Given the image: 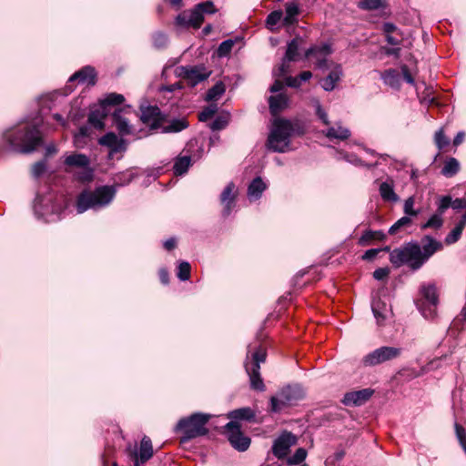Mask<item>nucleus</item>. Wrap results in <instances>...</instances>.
<instances>
[{"mask_svg": "<svg viewBox=\"0 0 466 466\" xmlns=\"http://www.w3.org/2000/svg\"><path fill=\"white\" fill-rule=\"evenodd\" d=\"M420 290L421 297L427 303V305L421 306L420 309L426 319H433L435 316V308L438 304L437 289L434 284H423Z\"/></svg>", "mask_w": 466, "mask_h": 466, "instance_id": "9d476101", "label": "nucleus"}, {"mask_svg": "<svg viewBox=\"0 0 466 466\" xmlns=\"http://www.w3.org/2000/svg\"><path fill=\"white\" fill-rule=\"evenodd\" d=\"M46 163L44 161L36 162L32 167V175L35 177H39L46 171Z\"/></svg>", "mask_w": 466, "mask_h": 466, "instance_id": "680f3d73", "label": "nucleus"}, {"mask_svg": "<svg viewBox=\"0 0 466 466\" xmlns=\"http://www.w3.org/2000/svg\"><path fill=\"white\" fill-rule=\"evenodd\" d=\"M76 80L87 86H94L96 84L95 69L92 66H85L71 76L68 82L72 83Z\"/></svg>", "mask_w": 466, "mask_h": 466, "instance_id": "5701e85b", "label": "nucleus"}, {"mask_svg": "<svg viewBox=\"0 0 466 466\" xmlns=\"http://www.w3.org/2000/svg\"><path fill=\"white\" fill-rule=\"evenodd\" d=\"M299 42H301L299 38L292 39L287 46V51L285 56L282 60L281 65L279 67V76H284L289 72V63L292 61H297L299 59Z\"/></svg>", "mask_w": 466, "mask_h": 466, "instance_id": "2eb2a0df", "label": "nucleus"}, {"mask_svg": "<svg viewBox=\"0 0 466 466\" xmlns=\"http://www.w3.org/2000/svg\"><path fill=\"white\" fill-rule=\"evenodd\" d=\"M297 438L290 432H284L273 443L272 452L278 459L285 458L291 446L295 445Z\"/></svg>", "mask_w": 466, "mask_h": 466, "instance_id": "9b49d317", "label": "nucleus"}, {"mask_svg": "<svg viewBox=\"0 0 466 466\" xmlns=\"http://www.w3.org/2000/svg\"><path fill=\"white\" fill-rule=\"evenodd\" d=\"M133 177L134 176L130 173L122 174L116 179V186H101L94 190L82 191L76 199L77 213H84L87 209L98 210L106 208L116 196V187L130 183Z\"/></svg>", "mask_w": 466, "mask_h": 466, "instance_id": "f257e3e1", "label": "nucleus"}, {"mask_svg": "<svg viewBox=\"0 0 466 466\" xmlns=\"http://www.w3.org/2000/svg\"><path fill=\"white\" fill-rule=\"evenodd\" d=\"M380 194L386 201L397 202L399 200V197L394 192L391 183L382 182L380 186Z\"/></svg>", "mask_w": 466, "mask_h": 466, "instance_id": "72a5a7b5", "label": "nucleus"}, {"mask_svg": "<svg viewBox=\"0 0 466 466\" xmlns=\"http://www.w3.org/2000/svg\"><path fill=\"white\" fill-rule=\"evenodd\" d=\"M390 261L396 268L404 264L412 270H417L423 266L421 258V248L417 242H410L400 248L393 249L390 254Z\"/></svg>", "mask_w": 466, "mask_h": 466, "instance_id": "20e7f679", "label": "nucleus"}, {"mask_svg": "<svg viewBox=\"0 0 466 466\" xmlns=\"http://www.w3.org/2000/svg\"><path fill=\"white\" fill-rule=\"evenodd\" d=\"M411 223V219L408 217H402L397 220L389 229L390 234H395L400 228L408 226Z\"/></svg>", "mask_w": 466, "mask_h": 466, "instance_id": "6e6d98bb", "label": "nucleus"}, {"mask_svg": "<svg viewBox=\"0 0 466 466\" xmlns=\"http://www.w3.org/2000/svg\"><path fill=\"white\" fill-rule=\"evenodd\" d=\"M294 133V124L290 120L276 119L267 141L268 149L274 152H285L289 147V138Z\"/></svg>", "mask_w": 466, "mask_h": 466, "instance_id": "7ed1b4c3", "label": "nucleus"}, {"mask_svg": "<svg viewBox=\"0 0 466 466\" xmlns=\"http://www.w3.org/2000/svg\"><path fill=\"white\" fill-rule=\"evenodd\" d=\"M228 114L219 115L209 124V128L212 129L213 131L224 129L228 126Z\"/></svg>", "mask_w": 466, "mask_h": 466, "instance_id": "a19ab883", "label": "nucleus"}, {"mask_svg": "<svg viewBox=\"0 0 466 466\" xmlns=\"http://www.w3.org/2000/svg\"><path fill=\"white\" fill-rule=\"evenodd\" d=\"M198 6H199L200 12L202 13L203 15L205 14L212 15V14L217 13V11H218L214 5V3L210 0H208L206 2L198 4Z\"/></svg>", "mask_w": 466, "mask_h": 466, "instance_id": "4d7b16f0", "label": "nucleus"}, {"mask_svg": "<svg viewBox=\"0 0 466 466\" xmlns=\"http://www.w3.org/2000/svg\"><path fill=\"white\" fill-rule=\"evenodd\" d=\"M127 110H130V106L127 107ZM125 111L127 109L119 108L113 113V124L121 136H128L134 133V128L129 120L123 116Z\"/></svg>", "mask_w": 466, "mask_h": 466, "instance_id": "a211bd4d", "label": "nucleus"}, {"mask_svg": "<svg viewBox=\"0 0 466 466\" xmlns=\"http://www.w3.org/2000/svg\"><path fill=\"white\" fill-rule=\"evenodd\" d=\"M279 393L286 395L289 405H292L295 401L302 397V390L299 387H287Z\"/></svg>", "mask_w": 466, "mask_h": 466, "instance_id": "e433bc0d", "label": "nucleus"}, {"mask_svg": "<svg viewBox=\"0 0 466 466\" xmlns=\"http://www.w3.org/2000/svg\"><path fill=\"white\" fill-rule=\"evenodd\" d=\"M307 454V451L304 448H299L291 457L287 459L288 465L302 463L306 460Z\"/></svg>", "mask_w": 466, "mask_h": 466, "instance_id": "37998d69", "label": "nucleus"}, {"mask_svg": "<svg viewBox=\"0 0 466 466\" xmlns=\"http://www.w3.org/2000/svg\"><path fill=\"white\" fill-rule=\"evenodd\" d=\"M180 75L183 76V77L187 80L191 86H196L207 79L209 76L210 72H208L202 66H183L181 67Z\"/></svg>", "mask_w": 466, "mask_h": 466, "instance_id": "ddd939ff", "label": "nucleus"}, {"mask_svg": "<svg viewBox=\"0 0 466 466\" xmlns=\"http://www.w3.org/2000/svg\"><path fill=\"white\" fill-rule=\"evenodd\" d=\"M154 46L160 48L167 45V36L163 33H157L153 37Z\"/></svg>", "mask_w": 466, "mask_h": 466, "instance_id": "e2e57ef3", "label": "nucleus"}, {"mask_svg": "<svg viewBox=\"0 0 466 466\" xmlns=\"http://www.w3.org/2000/svg\"><path fill=\"white\" fill-rule=\"evenodd\" d=\"M390 274L389 268H379L373 272V277L377 280H383Z\"/></svg>", "mask_w": 466, "mask_h": 466, "instance_id": "69168bd1", "label": "nucleus"}, {"mask_svg": "<svg viewBox=\"0 0 466 466\" xmlns=\"http://www.w3.org/2000/svg\"><path fill=\"white\" fill-rule=\"evenodd\" d=\"M191 267L187 261H181L177 267V276L181 281H186L190 278Z\"/></svg>", "mask_w": 466, "mask_h": 466, "instance_id": "49530a36", "label": "nucleus"}, {"mask_svg": "<svg viewBox=\"0 0 466 466\" xmlns=\"http://www.w3.org/2000/svg\"><path fill=\"white\" fill-rule=\"evenodd\" d=\"M153 456V447L149 438L144 437L140 443L139 454H136L135 461L144 463Z\"/></svg>", "mask_w": 466, "mask_h": 466, "instance_id": "cd10ccee", "label": "nucleus"}, {"mask_svg": "<svg viewBox=\"0 0 466 466\" xmlns=\"http://www.w3.org/2000/svg\"><path fill=\"white\" fill-rule=\"evenodd\" d=\"M299 8L297 3L289 2L286 4V14L283 16L282 25L285 26L293 25L298 23Z\"/></svg>", "mask_w": 466, "mask_h": 466, "instance_id": "a878e982", "label": "nucleus"}, {"mask_svg": "<svg viewBox=\"0 0 466 466\" xmlns=\"http://www.w3.org/2000/svg\"><path fill=\"white\" fill-rule=\"evenodd\" d=\"M266 350L258 346L252 351L251 346H248L245 369L249 377L250 386L257 390H264L265 385L260 377V364L266 360Z\"/></svg>", "mask_w": 466, "mask_h": 466, "instance_id": "39448f33", "label": "nucleus"}, {"mask_svg": "<svg viewBox=\"0 0 466 466\" xmlns=\"http://www.w3.org/2000/svg\"><path fill=\"white\" fill-rule=\"evenodd\" d=\"M382 0H361L359 7L364 10H375L381 6Z\"/></svg>", "mask_w": 466, "mask_h": 466, "instance_id": "5fc2aeb1", "label": "nucleus"}, {"mask_svg": "<svg viewBox=\"0 0 466 466\" xmlns=\"http://www.w3.org/2000/svg\"><path fill=\"white\" fill-rule=\"evenodd\" d=\"M382 250H385V251H390V247H385L384 248H382ZM381 251L380 248H372V249H369L367 250L363 256H362V258L365 259V260H371L373 259Z\"/></svg>", "mask_w": 466, "mask_h": 466, "instance_id": "0e129e2a", "label": "nucleus"}, {"mask_svg": "<svg viewBox=\"0 0 466 466\" xmlns=\"http://www.w3.org/2000/svg\"><path fill=\"white\" fill-rule=\"evenodd\" d=\"M462 229L461 227L455 226L451 231L446 236L444 242L446 245H452L456 243L461 237Z\"/></svg>", "mask_w": 466, "mask_h": 466, "instance_id": "09e8293b", "label": "nucleus"}, {"mask_svg": "<svg viewBox=\"0 0 466 466\" xmlns=\"http://www.w3.org/2000/svg\"><path fill=\"white\" fill-rule=\"evenodd\" d=\"M283 20V13L281 10H276L268 14L266 19L267 26L272 30L275 25Z\"/></svg>", "mask_w": 466, "mask_h": 466, "instance_id": "c03bdc74", "label": "nucleus"}, {"mask_svg": "<svg viewBox=\"0 0 466 466\" xmlns=\"http://www.w3.org/2000/svg\"><path fill=\"white\" fill-rule=\"evenodd\" d=\"M383 32L386 34V35H389L391 34L400 35L398 28L392 23H385L383 25Z\"/></svg>", "mask_w": 466, "mask_h": 466, "instance_id": "338daca9", "label": "nucleus"}, {"mask_svg": "<svg viewBox=\"0 0 466 466\" xmlns=\"http://www.w3.org/2000/svg\"><path fill=\"white\" fill-rule=\"evenodd\" d=\"M324 134L329 139L346 140L350 137V131L340 125H337L336 127H329Z\"/></svg>", "mask_w": 466, "mask_h": 466, "instance_id": "c85d7f7f", "label": "nucleus"}, {"mask_svg": "<svg viewBox=\"0 0 466 466\" xmlns=\"http://www.w3.org/2000/svg\"><path fill=\"white\" fill-rule=\"evenodd\" d=\"M237 188L233 182H230L227 185L220 195V201L224 206L222 214L224 217L229 216L232 208L235 206V199L237 197Z\"/></svg>", "mask_w": 466, "mask_h": 466, "instance_id": "f3484780", "label": "nucleus"}, {"mask_svg": "<svg viewBox=\"0 0 466 466\" xmlns=\"http://www.w3.org/2000/svg\"><path fill=\"white\" fill-rule=\"evenodd\" d=\"M218 111L217 105H210L205 107L198 115L200 121L204 122L215 116Z\"/></svg>", "mask_w": 466, "mask_h": 466, "instance_id": "8fccbe9b", "label": "nucleus"}, {"mask_svg": "<svg viewBox=\"0 0 466 466\" xmlns=\"http://www.w3.org/2000/svg\"><path fill=\"white\" fill-rule=\"evenodd\" d=\"M5 140L11 149L28 154L34 152L42 144V135L35 124H21L6 130Z\"/></svg>", "mask_w": 466, "mask_h": 466, "instance_id": "f03ea898", "label": "nucleus"}, {"mask_svg": "<svg viewBox=\"0 0 466 466\" xmlns=\"http://www.w3.org/2000/svg\"><path fill=\"white\" fill-rule=\"evenodd\" d=\"M288 406H289V400L285 394L278 393L270 399V410L273 412H279Z\"/></svg>", "mask_w": 466, "mask_h": 466, "instance_id": "c9c22d12", "label": "nucleus"}, {"mask_svg": "<svg viewBox=\"0 0 466 466\" xmlns=\"http://www.w3.org/2000/svg\"><path fill=\"white\" fill-rule=\"evenodd\" d=\"M187 127V122L185 119H173L169 125L163 127V133H176Z\"/></svg>", "mask_w": 466, "mask_h": 466, "instance_id": "4c0bfd02", "label": "nucleus"}, {"mask_svg": "<svg viewBox=\"0 0 466 466\" xmlns=\"http://www.w3.org/2000/svg\"><path fill=\"white\" fill-rule=\"evenodd\" d=\"M443 225V218H442V215L440 214L439 212L433 214L430 218L429 220L421 225V228L422 229H426V228H441Z\"/></svg>", "mask_w": 466, "mask_h": 466, "instance_id": "79ce46f5", "label": "nucleus"}, {"mask_svg": "<svg viewBox=\"0 0 466 466\" xmlns=\"http://www.w3.org/2000/svg\"><path fill=\"white\" fill-rule=\"evenodd\" d=\"M141 121L148 126L150 129H157L163 122V116L160 109L156 106H149L141 108Z\"/></svg>", "mask_w": 466, "mask_h": 466, "instance_id": "f8f14e48", "label": "nucleus"}, {"mask_svg": "<svg viewBox=\"0 0 466 466\" xmlns=\"http://www.w3.org/2000/svg\"><path fill=\"white\" fill-rule=\"evenodd\" d=\"M372 393L373 390L370 389L348 392L344 395L342 401L345 405L360 406L367 401L371 397Z\"/></svg>", "mask_w": 466, "mask_h": 466, "instance_id": "6ab92c4d", "label": "nucleus"}, {"mask_svg": "<svg viewBox=\"0 0 466 466\" xmlns=\"http://www.w3.org/2000/svg\"><path fill=\"white\" fill-rule=\"evenodd\" d=\"M269 110L273 116H277L286 109L289 104V98L285 93L270 96L268 98Z\"/></svg>", "mask_w": 466, "mask_h": 466, "instance_id": "b1692460", "label": "nucleus"}, {"mask_svg": "<svg viewBox=\"0 0 466 466\" xmlns=\"http://www.w3.org/2000/svg\"><path fill=\"white\" fill-rule=\"evenodd\" d=\"M190 166L191 157L189 156H178L173 166L174 174L177 176L184 175Z\"/></svg>", "mask_w": 466, "mask_h": 466, "instance_id": "7c9ffc66", "label": "nucleus"}, {"mask_svg": "<svg viewBox=\"0 0 466 466\" xmlns=\"http://www.w3.org/2000/svg\"><path fill=\"white\" fill-rule=\"evenodd\" d=\"M312 105L315 107L316 115L322 121L323 124L329 125V117L327 112L322 108L320 102L317 98L312 99Z\"/></svg>", "mask_w": 466, "mask_h": 466, "instance_id": "de8ad7c7", "label": "nucleus"}, {"mask_svg": "<svg viewBox=\"0 0 466 466\" xmlns=\"http://www.w3.org/2000/svg\"><path fill=\"white\" fill-rule=\"evenodd\" d=\"M255 413L250 408H240L234 410L228 413V418L233 421H237L238 420H250L254 419Z\"/></svg>", "mask_w": 466, "mask_h": 466, "instance_id": "473e14b6", "label": "nucleus"}, {"mask_svg": "<svg viewBox=\"0 0 466 466\" xmlns=\"http://www.w3.org/2000/svg\"><path fill=\"white\" fill-rule=\"evenodd\" d=\"M386 238V235L383 231L380 230H366L363 235L360 237L359 243L361 246L368 245L371 240H383Z\"/></svg>", "mask_w": 466, "mask_h": 466, "instance_id": "f704fd0d", "label": "nucleus"}, {"mask_svg": "<svg viewBox=\"0 0 466 466\" xmlns=\"http://www.w3.org/2000/svg\"><path fill=\"white\" fill-rule=\"evenodd\" d=\"M65 166L67 167L82 168V175L79 177L80 180L89 181L93 177V169L90 167L89 157L81 153H74L68 155L64 160Z\"/></svg>", "mask_w": 466, "mask_h": 466, "instance_id": "1a4fd4ad", "label": "nucleus"}, {"mask_svg": "<svg viewBox=\"0 0 466 466\" xmlns=\"http://www.w3.org/2000/svg\"><path fill=\"white\" fill-rule=\"evenodd\" d=\"M400 353L401 349L400 348L383 346L364 356L362 359V364L367 367H373L397 359Z\"/></svg>", "mask_w": 466, "mask_h": 466, "instance_id": "0eeeda50", "label": "nucleus"}, {"mask_svg": "<svg viewBox=\"0 0 466 466\" xmlns=\"http://www.w3.org/2000/svg\"><path fill=\"white\" fill-rule=\"evenodd\" d=\"M422 243L421 258H423V263H425L435 252L441 250L443 248L441 242L434 239L431 236H425L422 238Z\"/></svg>", "mask_w": 466, "mask_h": 466, "instance_id": "412c9836", "label": "nucleus"}, {"mask_svg": "<svg viewBox=\"0 0 466 466\" xmlns=\"http://www.w3.org/2000/svg\"><path fill=\"white\" fill-rule=\"evenodd\" d=\"M209 418V414L195 413L188 418L181 419L177 425V429L183 432V441L206 435L208 433L206 424Z\"/></svg>", "mask_w": 466, "mask_h": 466, "instance_id": "423d86ee", "label": "nucleus"}, {"mask_svg": "<svg viewBox=\"0 0 466 466\" xmlns=\"http://www.w3.org/2000/svg\"><path fill=\"white\" fill-rule=\"evenodd\" d=\"M341 76L342 68L340 66L336 65L329 75L321 80L320 84L322 88L325 91H332L336 87L337 83L340 80Z\"/></svg>", "mask_w": 466, "mask_h": 466, "instance_id": "393cba45", "label": "nucleus"}, {"mask_svg": "<svg viewBox=\"0 0 466 466\" xmlns=\"http://www.w3.org/2000/svg\"><path fill=\"white\" fill-rule=\"evenodd\" d=\"M125 100V97L123 95L116 94V93H110L106 96L104 99L100 101V105L106 106L108 108L109 106H116L121 105Z\"/></svg>", "mask_w": 466, "mask_h": 466, "instance_id": "ea45409f", "label": "nucleus"}, {"mask_svg": "<svg viewBox=\"0 0 466 466\" xmlns=\"http://www.w3.org/2000/svg\"><path fill=\"white\" fill-rule=\"evenodd\" d=\"M450 207L451 208V198L450 196L441 197L438 203L437 212L443 215Z\"/></svg>", "mask_w": 466, "mask_h": 466, "instance_id": "13d9d810", "label": "nucleus"}, {"mask_svg": "<svg viewBox=\"0 0 466 466\" xmlns=\"http://www.w3.org/2000/svg\"><path fill=\"white\" fill-rule=\"evenodd\" d=\"M381 79L384 84L392 88H399L400 86V75L396 69H388L381 73Z\"/></svg>", "mask_w": 466, "mask_h": 466, "instance_id": "c756f323", "label": "nucleus"}, {"mask_svg": "<svg viewBox=\"0 0 466 466\" xmlns=\"http://www.w3.org/2000/svg\"><path fill=\"white\" fill-rule=\"evenodd\" d=\"M330 53V46L328 44H322L308 49L305 53V57L308 59H314L317 67L323 68L326 66L327 57Z\"/></svg>", "mask_w": 466, "mask_h": 466, "instance_id": "4468645a", "label": "nucleus"}, {"mask_svg": "<svg viewBox=\"0 0 466 466\" xmlns=\"http://www.w3.org/2000/svg\"><path fill=\"white\" fill-rule=\"evenodd\" d=\"M414 198L412 197H410L409 198H407L404 202V213L408 216H417L418 215V211H416L414 209Z\"/></svg>", "mask_w": 466, "mask_h": 466, "instance_id": "bf43d9fd", "label": "nucleus"}, {"mask_svg": "<svg viewBox=\"0 0 466 466\" xmlns=\"http://www.w3.org/2000/svg\"><path fill=\"white\" fill-rule=\"evenodd\" d=\"M108 113L109 109L99 104L96 108L90 111L88 116L89 124L96 129H103L105 127L104 120Z\"/></svg>", "mask_w": 466, "mask_h": 466, "instance_id": "4be33fe9", "label": "nucleus"}, {"mask_svg": "<svg viewBox=\"0 0 466 466\" xmlns=\"http://www.w3.org/2000/svg\"><path fill=\"white\" fill-rule=\"evenodd\" d=\"M176 25L179 27L188 28L191 27L189 14L187 11L182 12L179 14L175 20Z\"/></svg>", "mask_w": 466, "mask_h": 466, "instance_id": "3c124183", "label": "nucleus"}, {"mask_svg": "<svg viewBox=\"0 0 466 466\" xmlns=\"http://www.w3.org/2000/svg\"><path fill=\"white\" fill-rule=\"evenodd\" d=\"M455 431L458 440L460 441L462 448L466 451V432L462 426L458 423L455 424Z\"/></svg>", "mask_w": 466, "mask_h": 466, "instance_id": "052dcab7", "label": "nucleus"}, {"mask_svg": "<svg viewBox=\"0 0 466 466\" xmlns=\"http://www.w3.org/2000/svg\"><path fill=\"white\" fill-rule=\"evenodd\" d=\"M225 432L233 448L238 451H245L250 445V439L245 436L240 431V425L238 421H229L225 426Z\"/></svg>", "mask_w": 466, "mask_h": 466, "instance_id": "6e6552de", "label": "nucleus"}, {"mask_svg": "<svg viewBox=\"0 0 466 466\" xmlns=\"http://www.w3.org/2000/svg\"><path fill=\"white\" fill-rule=\"evenodd\" d=\"M225 92L224 84L221 82L213 86L207 93V100H216L220 97Z\"/></svg>", "mask_w": 466, "mask_h": 466, "instance_id": "a18cd8bd", "label": "nucleus"}, {"mask_svg": "<svg viewBox=\"0 0 466 466\" xmlns=\"http://www.w3.org/2000/svg\"><path fill=\"white\" fill-rule=\"evenodd\" d=\"M267 186L264 183V181L261 179V177H258L254 178L251 183L248 186V197L250 200H257L258 199L264 190L266 189Z\"/></svg>", "mask_w": 466, "mask_h": 466, "instance_id": "bb28decb", "label": "nucleus"}, {"mask_svg": "<svg viewBox=\"0 0 466 466\" xmlns=\"http://www.w3.org/2000/svg\"><path fill=\"white\" fill-rule=\"evenodd\" d=\"M434 140H435V144L439 147V149H442L450 144V140L444 135V132L442 129H440L435 133Z\"/></svg>", "mask_w": 466, "mask_h": 466, "instance_id": "603ef678", "label": "nucleus"}, {"mask_svg": "<svg viewBox=\"0 0 466 466\" xmlns=\"http://www.w3.org/2000/svg\"><path fill=\"white\" fill-rule=\"evenodd\" d=\"M233 46V40L228 39L223 41L218 48V56L220 57L228 56L231 52Z\"/></svg>", "mask_w": 466, "mask_h": 466, "instance_id": "864d4df0", "label": "nucleus"}, {"mask_svg": "<svg viewBox=\"0 0 466 466\" xmlns=\"http://www.w3.org/2000/svg\"><path fill=\"white\" fill-rule=\"evenodd\" d=\"M371 309L379 325H381L391 313V309L388 304L380 298L373 299Z\"/></svg>", "mask_w": 466, "mask_h": 466, "instance_id": "aec40b11", "label": "nucleus"}, {"mask_svg": "<svg viewBox=\"0 0 466 466\" xmlns=\"http://www.w3.org/2000/svg\"><path fill=\"white\" fill-rule=\"evenodd\" d=\"M460 170V163L455 157H449L442 168L441 174L446 177H451L456 175Z\"/></svg>", "mask_w": 466, "mask_h": 466, "instance_id": "2f4dec72", "label": "nucleus"}, {"mask_svg": "<svg viewBox=\"0 0 466 466\" xmlns=\"http://www.w3.org/2000/svg\"><path fill=\"white\" fill-rule=\"evenodd\" d=\"M451 208L456 210L465 208H466V199H464V198H456L454 200L451 199Z\"/></svg>", "mask_w": 466, "mask_h": 466, "instance_id": "774afa93", "label": "nucleus"}, {"mask_svg": "<svg viewBox=\"0 0 466 466\" xmlns=\"http://www.w3.org/2000/svg\"><path fill=\"white\" fill-rule=\"evenodd\" d=\"M101 146L110 149V156L118 152L127 150V143L123 138H119L115 133L108 132L98 139Z\"/></svg>", "mask_w": 466, "mask_h": 466, "instance_id": "dca6fc26", "label": "nucleus"}, {"mask_svg": "<svg viewBox=\"0 0 466 466\" xmlns=\"http://www.w3.org/2000/svg\"><path fill=\"white\" fill-rule=\"evenodd\" d=\"M191 27L199 28L204 21V16L200 12L198 4L190 11H188Z\"/></svg>", "mask_w": 466, "mask_h": 466, "instance_id": "58836bf2", "label": "nucleus"}]
</instances>
